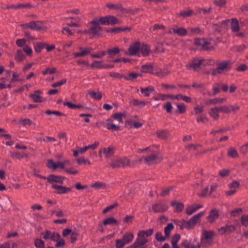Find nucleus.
Here are the masks:
<instances>
[{
  "label": "nucleus",
  "instance_id": "55",
  "mask_svg": "<svg viewBox=\"0 0 248 248\" xmlns=\"http://www.w3.org/2000/svg\"><path fill=\"white\" fill-rule=\"evenodd\" d=\"M106 127L108 129L112 131H118L120 129V126L115 125L111 123H108L106 124Z\"/></svg>",
  "mask_w": 248,
  "mask_h": 248
},
{
  "label": "nucleus",
  "instance_id": "63",
  "mask_svg": "<svg viewBox=\"0 0 248 248\" xmlns=\"http://www.w3.org/2000/svg\"><path fill=\"white\" fill-rule=\"evenodd\" d=\"M204 110V106L202 105H197L194 108V112L196 114H198L202 112Z\"/></svg>",
  "mask_w": 248,
  "mask_h": 248
},
{
  "label": "nucleus",
  "instance_id": "10",
  "mask_svg": "<svg viewBox=\"0 0 248 248\" xmlns=\"http://www.w3.org/2000/svg\"><path fill=\"white\" fill-rule=\"evenodd\" d=\"M114 148L111 146L100 149L98 151V154L100 157H102V154L104 155L105 157H109L114 154Z\"/></svg>",
  "mask_w": 248,
  "mask_h": 248
},
{
  "label": "nucleus",
  "instance_id": "53",
  "mask_svg": "<svg viewBox=\"0 0 248 248\" xmlns=\"http://www.w3.org/2000/svg\"><path fill=\"white\" fill-rule=\"evenodd\" d=\"M120 52L119 49L116 47L108 49L107 51V53L109 55L110 57L114 56Z\"/></svg>",
  "mask_w": 248,
  "mask_h": 248
},
{
  "label": "nucleus",
  "instance_id": "62",
  "mask_svg": "<svg viewBox=\"0 0 248 248\" xmlns=\"http://www.w3.org/2000/svg\"><path fill=\"white\" fill-rule=\"evenodd\" d=\"M155 239L159 242H163L166 239V237H164L163 236L162 233L161 232H157L155 234Z\"/></svg>",
  "mask_w": 248,
  "mask_h": 248
},
{
  "label": "nucleus",
  "instance_id": "7",
  "mask_svg": "<svg viewBox=\"0 0 248 248\" xmlns=\"http://www.w3.org/2000/svg\"><path fill=\"white\" fill-rule=\"evenodd\" d=\"M92 23V21L90 22L91 26L90 27L88 30H86L85 32L88 33L92 37L94 36H96L99 34V32L101 31V28L100 25L96 23Z\"/></svg>",
  "mask_w": 248,
  "mask_h": 248
},
{
  "label": "nucleus",
  "instance_id": "24",
  "mask_svg": "<svg viewBox=\"0 0 248 248\" xmlns=\"http://www.w3.org/2000/svg\"><path fill=\"white\" fill-rule=\"evenodd\" d=\"M219 217L218 211L216 209H213L209 212V216L207 217L209 222L213 223Z\"/></svg>",
  "mask_w": 248,
  "mask_h": 248
},
{
  "label": "nucleus",
  "instance_id": "52",
  "mask_svg": "<svg viewBox=\"0 0 248 248\" xmlns=\"http://www.w3.org/2000/svg\"><path fill=\"white\" fill-rule=\"evenodd\" d=\"M140 76L141 74L139 73H130L128 74L127 77H124V78L127 80H132Z\"/></svg>",
  "mask_w": 248,
  "mask_h": 248
},
{
  "label": "nucleus",
  "instance_id": "9",
  "mask_svg": "<svg viewBox=\"0 0 248 248\" xmlns=\"http://www.w3.org/2000/svg\"><path fill=\"white\" fill-rule=\"evenodd\" d=\"M47 167L53 170H55L57 169H64V166L62 161L55 162L53 159H48L46 163Z\"/></svg>",
  "mask_w": 248,
  "mask_h": 248
},
{
  "label": "nucleus",
  "instance_id": "2",
  "mask_svg": "<svg viewBox=\"0 0 248 248\" xmlns=\"http://www.w3.org/2000/svg\"><path fill=\"white\" fill-rule=\"evenodd\" d=\"M195 44L204 50H210L213 48L211 39L196 38L195 39Z\"/></svg>",
  "mask_w": 248,
  "mask_h": 248
},
{
  "label": "nucleus",
  "instance_id": "41",
  "mask_svg": "<svg viewBox=\"0 0 248 248\" xmlns=\"http://www.w3.org/2000/svg\"><path fill=\"white\" fill-rule=\"evenodd\" d=\"M25 57L23 52L21 50H17L15 56V59L18 62L22 61Z\"/></svg>",
  "mask_w": 248,
  "mask_h": 248
},
{
  "label": "nucleus",
  "instance_id": "19",
  "mask_svg": "<svg viewBox=\"0 0 248 248\" xmlns=\"http://www.w3.org/2000/svg\"><path fill=\"white\" fill-rule=\"evenodd\" d=\"M145 161L149 164H152L159 162L161 159L155 154H151L144 158Z\"/></svg>",
  "mask_w": 248,
  "mask_h": 248
},
{
  "label": "nucleus",
  "instance_id": "16",
  "mask_svg": "<svg viewBox=\"0 0 248 248\" xmlns=\"http://www.w3.org/2000/svg\"><path fill=\"white\" fill-rule=\"evenodd\" d=\"M235 230V227L232 225H227L225 226L222 227L218 229V232L223 235L226 233H230Z\"/></svg>",
  "mask_w": 248,
  "mask_h": 248
},
{
  "label": "nucleus",
  "instance_id": "51",
  "mask_svg": "<svg viewBox=\"0 0 248 248\" xmlns=\"http://www.w3.org/2000/svg\"><path fill=\"white\" fill-rule=\"evenodd\" d=\"M32 124V122L29 119H20L18 122V124L23 126L31 125Z\"/></svg>",
  "mask_w": 248,
  "mask_h": 248
},
{
  "label": "nucleus",
  "instance_id": "47",
  "mask_svg": "<svg viewBox=\"0 0 248 248\" xmlns=\"http://www.w3.org/2000/svg\"><path fill=\"white\" fill-rule=\"evenodd\" d=\"M189 33L191 35L199 34L202 32V30L198 27L196 28H189L188 29Z\"/></svg>",
  "mask_w": 248,
  "mask_h": 248
},
{
  "label": "nucleus",
  "instance_id": "48",
  "mask_svg": "<svg viewBox=\"0 0 248 248\" xmlns=\"http://www.w3.org/2000/svg\"><path fill=\"white\" fill-rule=\"evenodd\" d=\"M125 117V114L123 113H116L113 115V118L119 123H122L123 118Z\"/></svg>",
  "mask_w": 248,
  "mask_h": 248
},
{
  "label": "nucleus",
  "instance_id": "1",
  "mask_svg": "<svg viewBox=\"0 0 248 248\" xmlns=\"http://www.w3.org/2000/svg\"><path fill=\"white\" fill-rule=\"evenodd\" d=\"M231 68V62L229 61L222 62L218 63L217 68L214 69L212 73L213 75L217 74H223L229 71Z\"/></svg>",
  "mask_w": 248,
  "mask_h": 248
},
{
  "label": "nucleus",
  "instance_id": "17",
  "mask_svg": "<svg viewBox=\"0 0 248 248\" xmlns=\"http://www.w3.org/2000/svg\"><path fill=\"white\" fill-rule=\"evenodd\" d=\"M93 48L91 47H80L79 48L80 52H76L74 53L75 57H83L90 54L93 50Z\"/></svg>",
  "mask_w": 248,
  "mask_h": 248
},
{
  "label": "nucleus",
  "instance_id": "13",
  "mask_svg": "<svg viewBox=\"0 0 248 248\" xmlns=\"http://www.w3.org/2000/svg\"><path fill=\"white\" fill-rule=\"evenodd\" d=\"M26 27L29 28L32 30L39 31L42 29V23L38 21H32L24 25Z\"/></svg>",
  "mask_w": 248,
  "mask_h": 248
},
{
  "label": "nucleus",
  "instance_id": "28",
  "mask_svg": "<svg viewBox=\"0 0 248 248\" xmlns=\"http://www.w3.org/2000/svg\"><path fill=\"white\" fill-rule=\"evenodd\" d=\"M219 112V109L217 107L212 108L209 110V114L215 120H217L219 118L218 113Z\"/></svg>",
  "mask_w": 248,
  "mask_h": 248
},
{
  "label": "nucleus",
  "instance_id": "30",
  "mask_svg": "<svg viewBox=\"0 0 248 248\" xmlns=\"http://www.w3.org/2000/svg\"><path fill=\"white\" fill-rule=\"evenodd\" d=\"M182 245L185 248H201V245L199 243L195 245L187 240H184Z\"/></svg>",
  "mask_w": 248,
  "mask_h": 248
},
{
  "label": "nucleus",
  "instance_id": "36",
  "mask_svg": "<svg viewBox=\"0 0 248 248\" xmlns=\"http://www.w3.org/2000/svg\"><path fill=\"white\" fill-rule=\"evenodd\" d=\"M97 23L99 25L100 24L102 25H108V16L101 17L99 18H96L92 21V23Z\"/></svg>",
  "mask_w": 248,
  "mask_h": 248
},
{
  "label": "nucleus",
  "instance_id": "5",
  "mask_svg": "<svg viewBox=\"0 0 248 248\" xmlns=\"http://www.w3.org/2000/svg\"><path fill=\"white\" fill-rule=\"evenodd\" d=\"M168 33L170 34H177L179 36H184L187 34V31L183 27L174 25L169 29Z\"/></svg>",
  "mask_w": 248,
  "mask_h": 248
},
{
  "label": "nucleus",
  "instance_id": "4",
  "mask_svg": "<svg viewBox=\"0 0 248 248\" xmlns=\"http://www.w3.org/2000/svg\"><path fill=\"white\" fill-rule=\"evenodd\" d=\"M204 215V212L202 211L193 216L187 221L188 230L194 228L200 219V218Z\"/></svg>",
  "mask_w": 248,
  "mask_h": 248
},
{
  "label": "nucleus",
  "instance_id": "3",
  "mask_svg": "<svg viewBox=\"0 0 248 248\" xmlns=\"http://www.w3.org/2000/svg\"><path fill=\"white\" fill-rule=\"evenodd\" d=\"M130 160L126 157L115 159L112 160L110 166L113 168L125 167L129 165Z\"/></svg>",
  "mask_w": 248,
  "mask_h": 248
},
{
  "label": "nucleus",
  "instance_id": "40",
  "mask_svg": "<svg viewBox=\"0 0 248 248\" xmlns=\"http://www.w3.org/2000/svg\"><path fill=\"white\" fill-rule=\"evenodd\" d=\"M91 97L95 100H100L102 98V93L100 92L91 91L89 92Z\"/></svg>",
  "mask_w": 248,
  "mask_h": 248
},
{
  "label": "nucleus",
  "instance_id": "37",
  "mask_svg": "<svg viewBox=\"0 0 248 248\" xmlns=\"http://www.w3.org/2000/svg\"><path fill=\"white\" fill-rule=\"evenodd\" d=\"M154 91V88L152 86H148L145 88L140 89L141 93L145 96H148Z\"/></svg>",
  "mask_w": 248,
  "mask_h": 248
},
{
  "label": "nucleus",
  "instance_id": "59",
  "mask_svg": "<svg viewBox=\"0 0 248 248\" xmlns=\"http://www.w3.org/2000/svg\"><path fill=\"white\" fill-rule=\"evenodd\" d=\"M157 134L158 136L160 138H166L169 135V132L166 130L158 131L157 132Z\"/></svg>",
  "mask_w": 248,
  "mask_h": 248
},
{
  "label": "nucleus",
  "instance_id": "27",
  "mask_svg": "<svg viewBox=\"0 0 248 248\" xmlns=\"http://www.w3.org/2000/svg\"><path fill=\"white\" fill-rule=\"evenodd\" d=\"M134 238V234L131 232H125L123 235L122 239L127 244L131 242Z\"/></svg>",
  "mask_w": 248,
  "mask_h": 248
},
{
  "label": "nucleus",
  "instance_id": "50",
  "mask_svg": "<svg viewBox=\"0 0 248 248\" xmlns=\"http://www.w3.org/2000/svg\"><path fill=\"white\" fill-rule=\"evenodd\" d=\"M126 245V243L124 242L123 239H119L116 240L115 242V248H123Z\"/></svg>",
  "mask_w": 248,
  "mask_h": 248
},
{
  "label": "nucleus",
  "instance_id": "8",
  "mask_svg": "<svg viewBox=\"0 0 248 248\" xmlns=\"http://www.w3.org/2000/svg\"><path fill=\"white\" fill-rule=\"evenodd\" d=\"M46 179L52 186L53 185H62L65 177L52 174L48 176Z\"/></svg>",
  "mask_w": 248,
  "mask_h": 248
},
{
  "label": "nucleus",
  "instance_id": "23",
  "mask_svg": "<svg viewBox=\"0 0 248 248\" xmlns=\"http://www.w3.org/2000/svg\"><path fill=\"white\" fill-rule=\"evenodd\" d=\"M147 243L146 240H140L137 238L133 244L130 245L128 248H146L144 246Z\"/></svg>",
  "mask_w": 248,
  "mask_h": 248
},
{
  "label": "nucleus",
  "instance_id": "20",
  "mask_svg": "<svg viewBox=\"0 0 248 248\" xmlns=\"http://www.w3.org/2000/svg\"><path fill=\"white\" fill-rule=\"evenodd\" d=\"M230 22V20L229 19L224 20L221 21V23H214V30L216 31H220L225 29L229 23Z\"/></svg>",
  "mask_w": 248,
  "mask_h": 248
},
{
  "label": "nucleus",
  "instance_id": "57",
  "mask_svg": "<svg viewBox=\"0 0 248 248\" xmlns=\"http://www.w3.org/2000/svg\"><path fill=\"white\" fill-rule=\"evenodd\" d=\"M34 245L37 248H45V242L40 239L35 240Z\"/></svg>",
  "mask_w": 248,
  "mask_h": 248
},
{
  "label": "nucleus",
  "instance_id": "31",
  "mask_svg": "<svg viewBox=\"0 0 248 248\" xmlns=\"http://www.w3.org/2000/svg\"><path fill=\"white\" fill-rule=\"evenodd\" d=\"M105 64L103 61H94L90 66L93 69H105Z\"/></svg>",
  "mask_w": 248,
  "mask_h": 248
},
{
  "label": "nucleus",
  "instance_id": "54",
  "mask_svg": "<svg viewBox=\"0 0 248 248\" xmlns=\"http://www.w3.org/2000/svg\"><path fill=\"white\" fill-rule=\"evenodd\" d=\"M30 97L32 99L34 102H42L43 99L42 97L38 94H31Z\"/></svg>",
  "mask_w": 248,
  "mask_h": 248
},
{
  "label": "nucleus",
  "instance_id": "60",
  "mask_svg": "<svg viewBox=\"0 0 248 248\" xmlns=\"http://www.w3.org/2000/svg\"><path fill=\"white\" fill-rule=\"evenodd\" d=\"M27 41L24 38L18 39L16 40V44L19 47L25 46L26 44Z\"/></svg>",
  "mask_w": 248,
  "mask_h": 248
},
{
  "label": "nucleus",
  "instance_id": "14",
  "mask_svg": "<svg viewBox=\"0 0 248 248\" xmlns=\"http://www.w3.org/2000/svg\"><path fill=\"white\" fill-rule=\"evenodd\" d=\"M231 29L232 32L236 33V35L239 37L243 36V33L242 32H239V26L238 21L236 18L232 19Z\"/></svg>",
  "mask_w": 248,
  "mask_h": 248
},
{
  "label": "nucleus",
  "instance_id": "64",
  "mask_svg": "<svg viewBox=\"0 0 248 248\" xmlns=\"http://www.w3.org/2000/svg\"><path fill=\"white\" fill-rule=\"evenodd\" d=\"M241 222L242 225L248 227V215H243L241 217Z\"/></svg>",
  "mask_w": 248,
  "mask_h": 248
},
{
  "label": "nucleus",
  "instance_id": "26",
  "mask_svg": "<svg viewBox=\"0 0 248 248\" xmlns=\"http://www.w3.org/2000/svg\"><path fill=\"white\" fill-rule=\"evenodd\" d=\"M202 63V60L195 59L193 60L188 65H187V66L188 68H192L193 70H196L199 67Z\"/></svg>",
  "mask_w": 248,
  "mask_h": 248
},
{
  "label": "nucleus",
  "instance_id": "6",
  "mask_svg": "<svg viewBox=\"0 0 248 248\" xmlns=\"http://www.w3.org/2000/svg\"><path fill=\"white\" fill-rule=\"evenodd\" d=\"M41 235L43 236V238L45 240L50 239L53 241H57L59 240L60 238V235L58 233L55 232H52L49 230L42 232Z\"/></svg>",
  "mask_w": 248,
  "mask_h": 248
},
{
  "label": "nucleus",
  "instance_id": "18",
  "mask_svg": "<svg viewBox=\"0 0 248 248\" xmlns=\"http://www.w3.org/2000/svg\"><path fill=\"white\" fill-rule=\"evenodd\" d=\"M202 207V206L199 204L187 205L186 209V214L188 216L191 215Z\"/></svg>",
  "mask_w": 248,
  "mask_h": 248
},
{
  "label": "nucleus",
  "instance_id": "33",
  "mask_svg": "<svg viewBox=\"0 0 248 248\" xmlns=\"http://www.w3.org/2000/svg\"><path fill=\"white\" fill-rule=\"evenodd\" d=\"M31 7V5L30 3L26 4H18L17 5H11L7 7V9H20V8H27Z\"/></svg>",
  "mask_w": 248,
  "mask_h": 248
},
{
  "label": "nucleus",
  "instance_id": "61",
  "mask_svg": "<svg viewBox=\"0 0 248 248\" xmlns=\"http://www.w3.org/2000/svg\"><path fill=\"white\" fill-rule=\"evenodd\" d=\"M152 70V67L149 65H143L141 67V71L143 73L151 72Z\"/></svg>",
  "mask_w": 248,
  "mask_h": 248
},
{
  "label": "nucleus",
  "instance_id": "46",
  "mask_svg": "<svg viewBox=\"0 0 248 248\" xmlns=\"http://www.w3.org/2000/svg\"><path fill=\"white\" fill-rule=\"evenodd\" d=\"M46 44L43 43H37L34 46V50L36 52H40L46 46Z\"/></svg>",
  "mask_w": 248,
  "mask_h": 248
},
{
  "label": "nucleus",
  "instance_id": "42",
  "mask_svg": "<svg viewBox=\"0 0 248 248\" xmlns=\"http://www.w3.org/2000/svg\"><path fill=\"white\" fill-rule=\"evenodd\" d=\"M174 228V225L172 223H170L168 224L167 226L164 228V232L166 237H169L171 231Z\"/></svg>",
  "mask_w": 248,
  "mask_h": 248
},
{
  "label": "nucleus",
  "instance_id": "25",
  "mask_svg": "<svg viewBox=\"0 0 248 248\" xmlns=\"http://www.w3.org/2000/svg\"><path fill=\"white\" fill-rule=\"evenodd\" d=\"M227 98H215L214 99H208L206 101L205 104L207 105H216L221 104L223 102H224L226 101Z\"/></svg>",
  "mask_w": 248,
  "mask_h": 248
},
{
  "label": "nucleus",
  "instance_id": "21",
  "mask_svg": "<svg viewBox=\"0 0 248 248\" xmlns=\"http://www.w3.org/2000/svg\"><path fill=\"white\" fill-rule=\"evenodd\" d=\"M52 188L56 190V192L59 194H66L70 191L71 189L69 187L63 186L62 185H53Z\"/></svg>",
  "mask_w": 248,
  "mask_h": 248
},
{
  "label": "nucleus",
  "instance_id": "11",
  "mask_svg": "<svg viewBox=\"0 0 248 248\" xmlns=\"http://www.w3.org/2000/svg\"><path fill=\"white\" fill-rule=\"evenodd\" d=\"M140 43L135 42L133 43L129 47L128 55L134 56L138 54L140 52Z\"/></svg>",
  "mask_w": 248,
  "mask_h": 248
},
{
  "label": "nucleus",
  "instance_id": "43",
  "mask_svg": "<svg viewBox=\"0 0 248 248\" xmlns=\"http://www.w3.org/2000/svg\"><path fill=\"white\" fill-rule=\"evenodd\" d=\"M177 109L176 110L177 113H184L186 111V105L183 103H177L176 104Z\"/></svg>",
  "mask_w": 248,
  "mask_h": 248
},
{
  "label": "nucleus",
  "instance_id": "58",
  "mask_svg": "<svg viewBox=\"0 0 248 248\" xmlns=\"http://www.w3.org/2000/svg\"><path fill=\"white\" fill-rule=\"evenodd\" d=\"M77 161L79 165L82 164H90L91 162L89 159L85 158L84 157H80L77 159Z\"/></svg>",
  "mask_w": 248,
  "mask_h": 248
},
{
  "label": "nucleus",
  "instance_id": "56",
  "mask_svg": "<svg viewBox=\"0 0 248 248\" xmlns=\"http://www.w3.org/2000/svg\"><path fill=\"white\" fill-rule=\"evenodd\" d=\"M108 16V25L116 24L119 23L118 19L114 16Z\"/></svg>",
  "mask_w": 248,
  "mask_h": 248
},
{
  "label": "nucleus",
  "instance_id": "49",
  "mask_svg": "<svg viewBox=\"0 0 248 248\" xmlns=\"http://www.w3.org/2000/svg\"><path fill=\"white\" fill-rule=\"evenodd\" d=\"M91 186L96 189H100L104 188L106 187V185L104 183L100 182H96L91 185Z\"/></svg>",
  "mask_w": 248,
  "mask_h": 248
},
{
  "label": "nucleus",
  "instance_id": "29",
  "mask_svg": "<svg viewBox=\"0 0 248 248\" xmlns=\"http://www.w3.org/2000/svg\"><path fill=\"white\" fill-rule=\"evenodd\" d=\"M171 205L175 207L174 210L175 212H181L184 208V204L177 201H172L171 202Z\"/></svg>",
  "mask_w": 248,
  "mask_h": 248
},
{
  "label": "nucleus",
  "instance_id": "22",
  "mask_svg": "<svg viewBox=\"0 0 248 248\" xmlns=\"http://www.w3.org/2000/svg\"><path fill=\"white\" fill-rule=\"evenodd\" d=\"M168 206L166 204L155 203L153 205L152 210L154 212H163L166 211Z\"/></svg>",
  "mask_w": 248,
  "mask_h": 248
},
{
  "label": "nucleus",
  "instance_id": "34",
  "mask_svg": "<svg viewBox=\"0 0 248 248\" xmlns=\"http://www.w3.org/2000/svg\"><path fill=\"white\" fill-rule=\"evenodd\" d=\"M140 51L141 52L143 56H146L148 55L150 52V47L146 44H140Z\"/></svg>",
  "mask_w": 248,
  "mask_h": 248
},
{
  "label": "nucleus",
  "instance_id": "45",
  "mask_svg": "<svg viewBox=\"0 0 248 248\" xmlns=\"http://www.w3.org/2000/svg\"><path fill=\"white\" fill-rule=\"evenodd\" d=\"M117 223V220L113 217H110L106 218L103 221V224L104 225H114Z\"/></svg>",
  "mask_w": 248,
  "mask_h": 248
},
{
  "label": "nucleus",
  "instance_id": "12",
  "mask_svg": "<svg viewBox=\"0 0 248 248\" xmlns=\"http://www.w3.org/2000/svg\"><path fill=\"white\" fill-rule=\"evenodd\" d=\"M203 238H202V243H210L212 242L213 237L215 235L214 232L213 231H206L204 230L202 232Z\"/></svg>",
  "mask_w": 248,
  "mask_h": 248
},
{
  "label": "nucleus",
  "instance_id": "35",
  "mask_svg": "<svg viewBox=\"0 0 248 248\" xmlns=\"http://www.w3.org/2000/svg\"><path fill=\"white\" fill-rule=\"evenodd\" d=\"M107 7L111 9L119 10L122 12L124 10V8L121 3H108Z\"/></svg>",
  "mask_w": 248,
  "mask_h": 248
},
{
  "label": "nucleus",
  "instance_id": "38",
  "mask_svg": "<svg viewBox=\"0 0 248 248\" xmlns=\"http://www.w3.org/2000/svg\"><path fill=\"white\" fill-rule=\"evenodd\" d=\"M227 154L232 158H237L239 156L237 150L233 147H231L228 150Z\"/></svg>",
  "mask_w": 248,
  "mask_h": 248
},
{
  "label": "nucleus",
  "instance_id": "44",
  "mask_svg": "<svg viewBox=\"0 0 248 248\" xmlns=\"http://www.w3.org/2000/svg\"><path fill=\"white\" fill-rule=\"evenodd\" d=\"M170 73L168 69H160L155 72V75L159 77H164Z\"/></svg>",
  "mask_w": 248,
  "mask_h": 248
},
{
  "label": "nucleus",
  "instance_id": "39",
  "mask_svg": "<svg viewBox=\"0 0 248 248\" xmlns=\"http://www.w3.org/2000/svg\"><path fill=\"white\" fill-rule=\"evenodd\" d=\"M175 99L178 100H183L186 103H190L192 100L190 97L183 95L182 94H176Z\"/></svg>",
  "mask_w": 248,
  "mask_h": 248
},
{
  "label": "nucleus",
  "instance_id": "32",
  "mask_svg": "<svg viewBox=\"0 0 248 248\" xmlns=\"http://www.w3.org/2000/svg\"><path fill=\"white\" fill-rule=\"evenodd\" d=\"M174 223L178 226L180 227L181 230H183L184 229H186L188 230V223L187 221H186L185 220H174Z\"/></svg>",
  "mask_w": 248,
  "mask_h": 248
},
{
  "label": "nucleus",
  "instance_id": "15",
  "mask_svg": "<svg viewBox=\"0 0 248 248\" xmlns=\"http://www.w3.org/2000/svg\"><path fill=\"white\" fill-rule=\"evenodd\" d=\"M153 229H149L147 230H141L138 233L137 238H140V240H146L147 243L148 242V240L146 238V237H148L151 236L153 233Z\"/></svg>",
  "mask_w": 248,
  "mask_h": 248
}]
</instances>
